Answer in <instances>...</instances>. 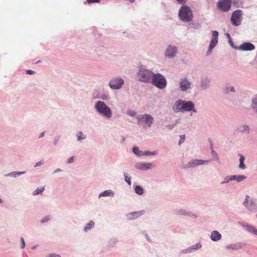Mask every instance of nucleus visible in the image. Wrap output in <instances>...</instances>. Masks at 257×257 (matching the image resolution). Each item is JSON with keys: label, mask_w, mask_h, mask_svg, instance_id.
Here are the masks:
<instances>
[{"label": "nucleus", "mask_w": 257, "mask_h": 257, "mask_svg": "<svg viewBox=\"0 0 257 257\" xmlns=\"http://www.w3.org/2000/svg\"><path fill=\"white\" fill-rule=\"evenodd\" d=\"M95 108L100 114H101L108 118L111 117L112 115L111 110L104 102L100 101H98L95 105Z\"/></svg>", "instance_id": "obj_1"}, {"label": "nucleus", "mask_w": 257, "mask_h": 257, "mask_svg": "<svg viewBox=\"0 0 257 257\" xmlns=\"http://www.w3.org/2000/svg\"><path fill=\"white\" fill-rule=\"evenodd\" d=\"M179 16L182 21L187 22L191 21L193 17L191 10L186 6L181 7L179 12Z\"/></svg>", "instance_id": "obj_2"}, {"label": "nucleus", "mask_w": 257, "mask_h": 257, "mask_svg": "<svg viewBox=\"0 0 257 257\" xmlns=\"http://www.w3.org/2000/svg\"><path fill=\"white\" fill-rule=\"evenodd\" d=\"M194 104L191 101H177L174 106V109L177 111H190L194 107Z\"/></svg>", "instance_id": "obj_3"}, {"label": "nucleus", "mask_w": 257, "mask_h": 257, "mask_svg": "<svg viewBox=\"0 0 257 257\" xmlns=\"http://www.w3.org/2000/svg\"><path fill=\"white\" fill-rule=\"evenodd\" d=\"M152 82L154 85L161 89L165 88L166 86L165 78L160 74H153Z\"/></svg>", "instance_id": "obj_4"}, {"label": "nucleus", "mask_w": 257, "mask_h": 257, "mask_svg": "<svg viewBox=\"0 0 257 257\" xmlns=\"http://www.w3.org/2000/svg\"><path fill=\"white\" fill-rule=\"evenodd\" d=\"M153 74L150 71L146 69H141L138 74V77L140 81L142 82H147L151 77H153Z\"/></svg>", "instance_id": "obj_5"}, {"label": "nucleus", "mask_w": 257, "mask_h": 257, "mask_svg": "<svg viewBox=\"0 0 257 257\" xmlns=\"http://www.w3.org/2000/svg\"><path fill=\"white\" fill-rule=\"evenodd\" d=\"M138 124H142L144 122L149 126H151L153 123L154 119L149 114L140 115L137 117Z\"/></svg>", "instance_id": "obj_6"}, {"label": "nucleus", "mask_w": 257, "mask_h": 257, "mask_svg": "<svg viewBox=\"0 0 257 257\" xmlns=\"http://www.w3.org/2000/svg\"><path fill=\"white\" fill-rule=\"evenodd\" d=\"M242 11L241 10H236L232 14L231 21L232 24L236 26L240 24L241 20Z\"/></svg>", "instance_id": "obj_7"}, {"label": "nucleus", "mask_w": 257, "mask_h": 257, "mask_svg": "<svg viewBox=\"0 0 257 257\" xmlns=\"http://www.w3.org/2000/svg\"><path fill=\"white\" fill-rule=\"evenodd\" d=\"M231 0H220L218 3L219 9L223 12L228 11L230 9Z\"/></svg>", "instance_id": "obj_8"}, {"label": "nucleus", "mask_w": 257, "mask_h": 257, "mask_svg": "<svg viewBox=\"0 0 257 257\" xmlns=\"http://www.w3.org/2000/svg\"><path fill=\"white\" fill-rule=\"evenodd\" d=\"M124 83L123 80L120 78H114L109 82V86L112 89L120 88Z\"/></svg>", "instance_id": "obj_9"}, {"label": "nucleus", "mask_w": 257, "mask_h": 257, "mask_svg": "<svg viewBox=\"0 0 257 257\" xmlns=\"http://www.w3.org/2000/svg\"><path fill=\"white\" fill-rule=\"evenodd\" d=\"M212 37L210 44L208 48V52H210L212 49L218 43V33L216 31H213L212 33Z\"/></svg>", "instance_id": "obj_10"}, {"label": "nucleus", "mask_w": 257, "mask_h": 257, "mask_svg": "<svg viewBox=\"0 0 257 257\" xmlns=\"http://www.w3.org/2000/svg\"><path fill=\"white\" fill-rule=\"evenodd\" d=\"M239 49L243 51H251L254 49L255 47L253 44L249 42L243 43L239 47Z\"/></svg>", "instance_id": "obj_11"}, {"label": "nucleus", "mask_w": 257, "mask_h": 257, "mask_svg": "<svg viewBox=\"0 0 257 257\" xmlns=\"http://www.w3.org/2000/svg\"><path fill=\"white\" fill-rule=\"evenodd\" d=\"M177 53V48L174 46H170L166 51V55L169 57L172 58L175 56Z\"/></svg>", "instance_id": "obj_12"}, {"label": "nucleus", "mask_w": 257, "mask_h": 257, "mask_svg": "<svg viewBox=\"0 0 257 257\" xmlns=\"http://www.w3.org/2000/svg\"><path fill=\"white\" fill-rule=\"evenodd\" d=\"M180 86L182 91H186L190 87V83L186 79H182L180 83Z\"/></svg>", "instance_id": "obj_13"}, {"label": "nucleus", "mask_w": 257, "mask_h": 257, "mask_svg": "<svg viewBox=\"0 0 257 257\" xmlns=\"http://www.w3.org/2000/svg\"><path fill=\"white\" fill-rule=\"evenodd\" d=\"M249 198V196L246 195L245 200L243 202V205L246 206L249 210H252L254 209L255 206V204L253 202L252 200H251L249 203H248V199Z\"/></svg>", "instance_id": "obj_14"}, {"label": "nucleus", "mask_w": 257, "mask_h": 257, "mask_svg": "<svg viewBox=\"0 0 257 257\" xmlns=\"http://www.w3.org/2000/svg\"><path fill=\"white\" fill-rule=\"evenodd\" d=\"M221 237V234L217 231L214 230L211 233V238L213 241L219 240Z\"/></svg>", "instance_id": "obj_15"}, {"label": "nucleus", "mask_w": 257, "mask_h": 257, "mask_svg": "<svg viewBox=\"0 0 257 257\" xmlns=\"http://www.w3.org/2000/svg\"><path fill=\"white\" fill-rule=\"evenodd\" d=\"M246 178L244 175H233L231 176L229 180H236L237 182L241 181Z\"/></svg>", "instance_id": "obj_16"}, {"label": "nucleus", "mask_w": 257, "mask_h": 257, "mask_svg": "<svg viewBox=\"0 0 257 257\" xmlns=\"http://www.w3.org/2000/svg\"><path fill=\"white\" fill-rule=\"evenodd\" d=\"M246 228L248 231L255 235L256 234L257 229H256L254 227L247 225L246 226Z\"/></svg>", "instance_id": "obj_17"}, {"label": "nucleus", "mask_w": 257, "mask_h": 257, "mask_svg": "<svg viewBox=\"0 0 257 257\" xmlns=\"http://www.w3.org/2000/svg\"><path fill=\"white\" fill-rule=\"evenodd\" d=\"M244 161V157L242 155H240L239 167L240 169H244L245 168V166L243 163Z\"/></svg>", "instance_id": "obj_18"}, {"label": "nucleus", "mask_w": 257, "mask_h": 257, "mask_svg": "<svg viewBox=\"0 0 257 257\" xmlns=\"http://www.w3.org/2000/svg\"><path fill=\"white\" fill-rule=\"evenodd\" d=\"M135 191V192L139 195H142L144 193L143 189L140 186H136Z\"/></svg>", "instance_id": "obj_19"}, {"label": "nucleus", "mask_w": 257, "mask_h": 257, "mask_svg": "<svg viewBox=\"0 0 257 257\" xmlns=\"http://www.w3.org/2000/svg\"><path fill=\"white\" fill-rule=\"evenodd\" d=\"M113 194V193L110 190H107V191H105L102 193H101L99 196L100 197V196H110L111 195H112Z\"/></svg>", "instance_id": "obj_20"}, {"label": "nucleus", "mask_w": 257, "mask_h": 257, "mask_svg": "<svg viewBox=\"0 0 257 257\" xmlns=\"http://www.w3.org/2000/svg\"><path fill=\"white\" fill-rule=\"evenodd\" d=\"M252 106L254 110L257 112V97L252 100Z\"/></svg>", "instance_id": "obj_21"}, {"label": "nucleus", "mask_w": 257, "mask_h": 257, "mask_svg": "<svg viewBox=\"0 0 257 257\" xmlns=\"http://www.w3.org/2000/svg\"><path fill=\"white\" fill-rule=\"evenodd\" d=\"M93 225L94 223L92 221H91L89 223L87 224V225L84 228V230L85 231H87L88 230L90 229Z\"/></svg>", "instance_id": "obj_22"}, {"label": "nucleus", "mask_w": 257, "mask_h": 257, "mask_svg": "<svg viewBox=\"0 0 257 257\" xmlns=\"http://www.w3.org/2000/svg\"><path fill=\"white\" fill-rule=\"evenodd\" d=\"M196 160H194L193 161H191L189 162L187 165V167H195L196 165Z\"/></svg>", "instance_id": "obj_23"}, {"label": "nucleus", "mask_w": 257, "mask_h": 257, "mask_svg": "<svg viewBox=\"0 0 257 257\" xmlns=\"http://www.w3.org/2000/svg\"><path fill=\"white\" fill-rule=\"evenodd\" d=\"M44 190V187H41V188H37V189H36L34 192H33V195H37L38 194H39V193L43 192Z\"/></svg>", "instance_id": "obj_24"}, {"label": "nucleus", "mask_w": 257, "mask_h": 257, "mask_svg": "<svg viewBox=\"0 0 257 257\" xmlns=\"http://www.w3.org/2000/svg\"><path fill=\"white\" fill-rule=\"evenodd\" d=\"M77 140L78 141H81L82 140H83L85 138V136L84 135L82 132H79L77 135Z\"/></svg>", "instance_id": "obj_25"}, {"label": "nucleus", "mask_w": 257, "mask_h": 257, "mask_svg": "<svg viewBox=\"0 0 257 257\" xmlns=\"http://www.w3.org/2000/svg\"><path fill=\"white\" fill-rule=\"evenodd\" d=\"M124 177L125 179V181L129 185H131V181L130 180V178L128 176V174L126 173H124Z\"/></svg>", "instance_id": "obj_26"}, {"label": "nucleus", "mask_w": 257, "mask_h": 257, "mask_svg": "<svg viewBox=\"0 0 257 257\" xmlns=\"http://www.w3.org/2000/svg\"><path fill=\"white\" fill-rule=\"evenodd\" d=\"M143 166L141 167V169H149L151 168L152 165L150 163H146L142 165Z\"/></svg>", "instance_id": "obj_27"}, {"label": "nucleus", "mask_w": 257, "mask_h": 257, "mask_svg": "<svg viewBox=\"0 0 257 257\" xmlns=\"http://www.w3.org/2000/svg\"><path fill=\"white\" fill-rule=\"evenodd\" d=\"M196 165H201L204 164L205 162H207V161H204L202 160H196Z\"/></svg>", "instance_id": "obj_28"}, {"label": "nucleus", "mask_w": 257, "mask_h": 257, "mask_svg": "<svg viewBox=\"0 0 257 257\" xmlns=\"http://www.w3.org/2000/svg\"><path fill=\"white\" fill-rule=\"evenodd\" d=\"M25 173V172H14L12 173L13 176L16 177L17 175H20Z\"/></svg>", "instance_id": "obj_29"}, {"label": "nucleus", "mask_w": 257, "mask_h": 257, "mask_svg": "<svg viewBox=\"0 0 257 257\" xmlns=\"http://www.w3.org/2000/svg\"><path fill=\"white\" fill-rule=\"evenodd\" d=\"M100 0H87L86 2L88 4L91 3H99Z\"/></svg>", "instance_id": "obj_30"}, {"label": "nucleus", "mask_w": 257, "mask_h": 257, "mask_svg": "<svg viewBox=\"0 0 257 257\" xmlns=\"http://www.w3.org/2000/svg\"><path fill=\"white\" fill-rule=\"evenodd\" d=\"M133 152L137 155H140L139 150L138 148H136V147L134 148H133Z\"/></svg>", "instance_id": "obj_31"}, {"label": "nucleus", "mask_w": 257, "mask_h": 257, "mask_svg": "<svg viewBox=\"0 0 257 257\" xmlns=\"http://www.w3.org/2000/svg\"><path fill=\"white\" fill-rule=\"evenodd\" d=\"M180 140L179 141V145H180L182 143H183L184 141V140H185V136L184 135H181L180 136Z\"/></svg>", "instance_id": "obj_32"}, {"label": "nucleus", "mask_w": 257, "mask_h": 257, "mask_svg": "<svg viewBox=\"0 0 257 257\" xmlns=\"http://www.w3.org/2000/svg\"><path fill=\"white\" fill-rule=\"evenodd\" d=\"M192 26L194 29H199L201 27L199 23H193Z\"/></svg>", "instance_id": "obj_33"}, {"label": "nucleus", "mask_w": 257, "mask_h": 257, "mask_svg": "<svg viewBox=\"0 0 257 257\" xmlns=\"http://www.w3.org/2000/svg\"><path fill=\"white\" fill-rule=\"evenodd\" d=\"M128 114H129L130 116H135L136 113L134 111L129 110L127 111Z\"/></svg>", "instance_id": "obj_34"}, {"label": "nucleus", "mask_w": 257, "mask_h": 257, "mask_svg": "<svg viewBox=\"0 0 257 257\" xmlns=\"http://www.w3.org/2000/svg\"><path fill=\"white\" fill-rule=\"evenodd\" d=\"M25 246V243L24 241V239L23 237L21 238V247L24 248Z\"/></svg>", "instance_id": "obj_35"}, {"label": "nucleus", "mask_w": 257, "mask_h": 257, "mask_svg": "<svg viewBox=\"0 0 257 257\" xmlns=\"http://www.w3.org/2000/svg\"><path fill=\"white\" fill-rule=\"evenodd\" d=\"M48 257H61V256L57 254L52 253V254H49Z\"/></svg>", "instance_id": "obj_36"}, {"label": "nucleus", "mask_w": 257, "mask_h": 257, "mask_svg": "<svg viewBox=\"0 0 257 257\" xmlns=\"http://www.w3.org/2000/svg\"><path fill=\"white\" fill-rule=\"evenodd\" d=\"M49 219H50L49 218L46 217H45V218H43L41 220V222L42 223H44V222H46V221H47L48 220H49Z\"/></svg>", "instance_id": "obj_37"}, {"label": "nucleus", "mask_w": 257, "mask_h": 257, "mask_svg": "<svg viewBox=\"0 0 257 257\" xmlns=\"http://www.w3.org/2000/svg\"><path fill=\"white\" fill-rule=\"evenodd\" d=\"M144 154L145 155H154L155 152H145Z\"/></svg>", "instance_id": "obj_38"}, {"label": "nucleus", "mask_w": 257, "mask_h": 257, "mask_svg": "<svg viewBox=\"0 0 257 257\" xmlns=\"http://www.w3.org/2000/svg\"><path fill=\"white\" fill-rule=\"evenodd\" d=\"M26 73L28 74L31 75L33 74L34 73V72L31 70H27Z\"/></svg>", "instance_id": "obj_39"}, {"label": "nucleus", "mask_w": 257, "mask_h": 257, "mask_svg": "<svg viewBox=\"0 0 257 257\" xmlns=\"http://www.w3.org/2000/svg\"><path fill=\"white\" fill-rule=\"evenodd\" d=\"M134 214H138L139 215H141L144 213V211H141L140 212H134Z\"/></svg>", "instance_id": "obj_40"}, {"label": "nucleus", "mask_w": 257, "mask_h": 257, "mask_svg": "<svg viewBox=\"0 0 257 257\" xmlns=\"http://www.w3.org/2000/svg\"><path fill=\"white\" fill-rule=\"evenodd\" d=\"M43 163H44L43 162H41V161L38 162L36 164L35 167H37V166H40V165H42Z\"/></svg>", "instance_id": "obj_41"}, {"label": "nucleus", "mask_w": 257, "mask_h": 257, "mask_svg": "<svg viewBox=\"0 0 257 257\" xmlns=\"http://www.w3.org/2000/svg\"><path fill=\"white\" fill-rule=\"evenodd\" d=\"M177 1L180 4H185L186 0H177Z\"/></svg>", "instance_id": "obj_42"}, {"label": "nucleus", "mask_w": 257, "mask_h": 257, "mask_svg": "<svg viewBox=\"0 0 257 257\" xmlns=\"http://www.w3.org/2000/svg\"><path fill=\"white\" fill-rule=\"evenodd\" d=\"M74 160H73V157H71L70 158H69L68 160V163H72L73 162Z\"/></svg>", "instance_id": "obj_43"}, {"label": "nucleus", "mask_w": 257, "mask_h": 257, "mask_svg": "<svg viewBox=\"0 0 257 257\" xmlns=\"http://www.w3.org/2000/svg\"><path fill=\"white\" fill-rule=\"evenodd\" d=\"M44 132H43V133H42L40 134L39 138H42V137H44Z\"/></svg>", "instance_id": "obj_44"}, {"label": "nucleus", "mask_w": 257, "mask_h": 257, "mask_svg": "<svg viewBox=\"0 0 257 257\" xmlns=\"http://www.w3.org/2000/svg\"><path fill=\"white\" fill-rule=\"evenodd\" d=\"M230 90H231V91H234V88L232 87L231 88Z\"/></svg>", "instance_id": "obj_45"}, {"label": "nucleus", "mask_w": 257, "mask_h": 257, "mask_svg": "<svg viewBox=\"0 0 257 257\" xmlns=\"http://www.w3.org/2000/svg\"><path fill=\"white\" fill-rule=\"evenodd\" d=\"M227 37L230 39V36L229 34H227Z\"/></svg>", "instance_id": "obj_46"}, {"label": "nucleus", "mask_w": 257, "mask_h": 257, "mask_svg": "<svg viewBox=\"0 0 257 257\" xmlns=\"http://www.w3.org/2000/svg\"><path fill=\"white\" fill-rule=\"evenodd\" d=\"M2 203V199L0 198V203Z\"/></svg>", "instance_id": "obj_47"}, {"label": "nucleus", "mask_w": 257, "mask_h": 257, "mask_svg": "<svg viewBox=\"0 0 257 257\" xmlns=\"http://www.w3.org/2000/svg\"><path fill=\"white\" fill-rule=\"evenodd\" d=\"M59 171H60L59 170H56V171H57V172H59Z\"/></svg>", "instance_id": "obj_48"}, {"label": "nucleus", "mask_w": 257, "mask_h": 257, "mask_svg": "<svg viewBox=\"0 0 257 257\" xmlns=\"http://www.w3.org/2000/svg\"><path fill=\"white\" fill-rule=\"evenodd\" d=\"M256 217H257V214H256Z\"/></svg>", "instance_id": "obj_49"}]
</instances>
